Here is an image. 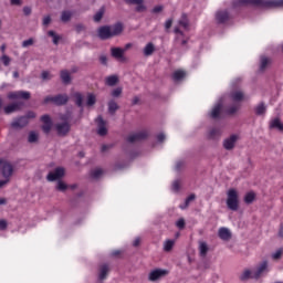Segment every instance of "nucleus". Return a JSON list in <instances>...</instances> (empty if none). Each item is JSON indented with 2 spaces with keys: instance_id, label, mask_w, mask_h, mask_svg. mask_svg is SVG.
Instances as JSON below:
<instances>
[{
  "instance_id": "nucleus-14",
  "label": "nucleus",
  "mask_w": 283,
  "mask_h": 283,
  "mask_svg": "<svg viewBox=\"0 0 283 283\" xmlns=\"http://www.w3.org/2000/svg\"><path fill=\"white\" fill-rule=\"evenodd\" d=\"M97 34L99 36V39H102L103 41L107 40V39H112V29L111 27H102L98 29Z\"/></svg>"
},
{
  "instance_id": "nucleus-17",
  "label": "nucleus",
  "mask_w": 283,
  "mask_h": 283,
  "mask_svg": "<svg viewBox=\"0 0 283 283\" xmlns=\"http://www.w3.org/2000/svg\"><path fill=\"white\" fill-rule=\"evenodd\" d=\"M29 120H28V117L23 116V117H20L15 120H13L11 123V126L13 127V129H21V127H25V125H28Z\"/></svg>"
},
{
  "instance_id": "nucleus-6",
  "label": "nucleus",
  "mask_w": 283,
  "mask_h": 283,
  "mask_svg": "<svg viewBox=\"0 0 283 283\" xmlns=\"http://www.w3.org/2000/svg\"><path fill=\"white\" fill-rule=\"evenodd\" d=\"M63 176H65V168L57 167L48 174L46 180H49V182H54L56 180L59 181L61 178H63Z\"/></svg>"
},
{
  "instance_id": "nucleus-8",
  "label": "nucleus",
  "mask_w": 283,
  "mask_h": 283,
  "mask_svg": "<svg viewBox=\"0 0 283 283\" xmlns=\"http://www.w3.org/2000/svg\"><path fill=\"white\" fill-rule=\"evenodd\" d=\"M67 101V95L46 96L44 98V103H53L54 105H65Z\"/></svg>"
},
{
  "instance_id": "nucleus-3",
  "label": "nucleus",
  "mask_w": 283,
  "mask_h": 283,
  "mask_svg": "<svg viewBox=\"0 0 283 283\" xmlns=\"http://www.w3.org/2000/svg\"><path fill=\"white\" fill-rule=\"evenodd\" d=\"M227 207L228 209H230V211H238L239 207H240V197L238 193V190L235 189H230L227 192Z\"/></svg>"
},
{
  "instance_id": "nucleus-58",
  "label": "nucleus",
  "mask_w": 283,
  "mask_h": 283,
  "mask_svg": "<svg viewBox=\"0 0 283 283\" xmlns=\"http://www.w3.org/2000/svg\"><path fill=\"white\" fill-rule=\"evenodd\" d=\"M52 22V18H50V15H45L43 18V25H50V23Z\"/></svg>"
},
{
  "instance_id": "nucleus-62",
  "label": "nucleus",
  "mask_w": 283,
  "mask_h": 283,
  "mask_svg": "<svg viewBox=\"0 0 283 283\" xmlns=\"http://www.w3.org/2000/svg\"><path fill=\"white\" fill-rule=\"evenodd\" d=\"M172 23H174V20H167L165 23L166 30H169V28H171Z\"/></svg>"
},
{
  "instance_id": "nucleus-33",
  "label": "nucleus",
  "mask_w": 283,
  "mask_h": 283,
  "mask_svg": "<svg viewBox=\"0 0 283 283\" xmlns=\"http://www.w3.org/2000/svg\"><path fill=\"white\" fill-rule=\"evenodd\" d=\"M185 76H187V73L182 70L175 71L172 74V78L176 82L182 81V78H185Z\"/></svg>"
},
{
  "instance_id": "nucleus-54",
  "label": "nucleus",
  "mask_w": 283,
  "mask_h": 283,
  "mask_svg": "<svg viewBox=\"0 0 283 283\" xmlns=\"http://www.w3.org/2000/svg\"><path fill=\"white\" fill-rule=\"evenodd\" d=\"M8 229V221L6 220H0V231H6Z\"/></svg>"
},
{
  "instance_id": "nucleus-24",
  "label": "nucleus",
  "mask_w": 283,
  "mask_h": 283,
  "mask_svg": "<svg viewBox=\"0 0 283 283\" xmlns=\"http://www.w3.org/2000/svg\"><path fill=\"white\" fill-rule=\"evenodd\" d=\"M207 253H209V245L205 241H199V255L207 258Z\"/></svg>"
},
{
  "instance_id": "nucleus-42",
  "label": "nucleus",
  "mask_w": 283,
  "mask_h": 283,
  "mask_svg": "<svg viewBox=\"0 0 283 283\" xmlns=\"http://www.w3.org/2000/svg\"><path fill=\"white\" fill-rule=\"evenodd\" d=\"M109 272V268L107 265H102L99 268V279L101 280H105V277H107V273Z\"/></svg>"
},
{
  "instance_id": "nucleus-41",
  "label": "nucleus",
  "mask_w": 283,
  "mask_h": 283,
  "mask_svg": "<svg viewBox=\"0 0 283 283\" xmlns=\"http://www.w3.org/2000/svg\"><path fill=\"white\" fill-rule=\"evenodd\" d=\"M255 200V192L250 191L244 196V202L245 205H251Z\"/></svg>"
},
{
  "instance_id": "nucleus-28",
  "label": "nucleus",
  "mask_w": 283,
  "mask_h": 283,
  "mask_svg": "<svg viewBox=\"0 0 283 283\" xmlns=\"http://www.w3.org/2000/svg\"><path fill=\"white\" fill-rule=\"evenodd\" d=\"M154 52H156V46L154 45V43L149 42L148 44H146V46L144 48V55L151 56Z\"/></svg>"
},
{
  "instance_id": "nucleus-35",
  "label": "nucleus",
  "mask_w": 283,
  "mask_h": 283,
  "mask_svg": "<svg viewBox=\"0 0 283 283\" xmlns=\"http://www.w3.org/2000/svg\"><path fill=\"white\" fill-rule=\"evenodd\" d=\"M176 244L175 240H166L164 242V251L166 253H169V251H171V249H174V245Z\"/></svg>"
},
{
  "instance_id": "nucleus-51",
  "label": "nucleus",
  "mask_w": 283,
  "mask_h": 283,
  "mask_svg": "<svg viewBox=\"0 0 283 283\" xmlns=\"http://www.w3.org/2000/svg\"><path fill=\"white\" fill-rule=\"evenodd\" d=\"M283 255V249H277L274 253H272V259L273 260H280Z\"/></svg>"
},
{
  "instance_id": "nucleus-9",
  "label": "nucleus",
  "mask_w": 283,
  "mask_h": 283,
  "mask_svg": "<svg viewBox=\"0 0 283 283\" xmlns=\"http://www.w3.org/2000/svg\"><path fill=\"white\" fill-rule=\"evenodd\" d=\"M149 136L147 130H140L138 133H134L127 137L128 143H140V140H145Z\"/></svg>"
},
{
  "instance_id": "nucleus-63",
  "label": "nucleus",
  "mask_w": 283,
  "mask_h": 283,
  "mask_svg": "<svg viewBox=\"0 0 283 283\" xmlns=\"http://www.w3.org/2000/svg\"><path fill=\"white\" fill-rule=\"evenodd\" d=\"M165 138H166V136H165L163 133H160V134L157 136L158 143H163V142L165 140Z\"/></svg>"
},
{
  "instance_id": "nucleus-1",
  "label": "nucleus",
  "mask_w": 283,
  "mask_h": 283,
  "mask_svg": "<svg viewBox=\"0 0 283 283\" xmlns=\"http://www.w3.org/2000/svg\"><path fill=\"white\" fill-rule=\"evenodd\" d=\"M237 6H268V8H283V0H238Z\"/></svg>"
},
{
  "instance_id": "nucleus-46",
  "label": "nucleus",
  "mask_w": 283,
  "mask_h": 283,
  "mask_svg": "<svg viewBox=\"0 0 283 283\" xmlns=\"http://www.w3.org/2000/svg\"><path fill=\"white\" fill-rule=\"evenodd\" d=\"M75 103L77 107H83V95L81 93L74 94Z\"/></svg>"
},
{
  "instance_id": "nucleus-10",
  "label": "nucleus",
  "mask_w": 283,
  "mask_h": 283,
  "mask_svg": "<svg viewBox=\"0 0 283 283\" xmlns=\"http://www.w3.org/2000/svg\"><path fill=\"white\" fill-rule=\"evenodd\" d=\"M222 107H224V97H221L213 106L212 111L210 112V118H219Z\"/></svg>"
},
{
  "instance_id": "nucleus-59",
  "label": "nucleus",
  "mask_w": 283,
  "mask_h": 283,
  "mask_svg": "<svg viewBox=\"0 0 283 283\" xmlns=\"http://www.w3.org/2000/svg\"><path fill=\"white\" fill-rule=\"evenodd\" d=\"M23 13L25 14V17H30V14H32V8L24 7L23 8Z\"/></svg>"
},
{
  "instance_id": "nucleus-4",
  "label": "nucleus",
  "mask_w": 283,
  "mask_h": 283,
  "mask_svg": "<svg viewBox=\"0 0 283 283\" xmlns=\"http://www.w3.org/2000/svg\"><path fill=\"white\" fill-rule=\"evenodd\" d=\"M70 118H72V116H70V115H63L62 117H61V119L62 120H64V122H62V123H57L56 125H55V130L57 132V135L59 136H67L69 134H70V129H71V125H70Z\"/></svg>"
},
{
  "instance_id": "nucleus-43",
  "label": "nucleus",
  "mask_w": 283,
  "mask_h": 283,
  "mask_svg": "<svg viewBox=\"0 0 283 283\" xmlns=\"http://www.w3.org/2000/svg\"><path fill=\"white\" fill-rule=\"evenodd\" d=\"M41 78H42V81L48 82V81H52V78H54V75H52V73L50 71H43L41 73Z\"/></svg>"
},
{
  "instance_id": "nucleus-61",
  "label": "nucleus",
  "mask_w": 283,
  "mask_h": 283,
  "mask_svg": "<svg viewBox=\"0 0 283 283\" xmlns=\"http://www.w3.org/2000/svg\"><path fill=\"white\" fill-rule=\"evenodd\" d=\"M99 61H101L102 65H107V56L106 55H101Z\"/></svg>"
},
{
  "instance_id": "nucleus-36",
  "label": "nucleus",
  "mask_w": 283,
  "mask_h": 283,
  "mask_svg": "<svg viewBox=\"0 0 283 283\" xmlns=\"http://www.w3.org/2000/svg\"><path fill=\"white\" fill-rule=\"evenodd\" d=\"M231 98L232 101H235L238 103L244 98V93H242L241 91H234L231 94Z\"/></svg>"
},
{
  "instance_id": "nucleus-31",
  "label": "nucleus",
  "mask_w": 283,
  "mask_h": 283,
  "mask_svg": "<svg viewBox=\"0 0 283 283\" xmlns=\"http://www.w3.org/2000/svg\"><path fill=\"white\" fill-rule=\"evenodd\" d=\"M86 105H87V107H92V106L96 105V95L94 93H87Z\"/></svg>"
},
{
  "instance_id": "nucleus-27",
  "label": "nucleus",
  "mask_w": 283,
  "mask_h": 283,
  "mask_svg": "<svg viewBox=\"0 0 283 283\" xmlns=\"http://www.w3.org/2000/svg\"><path fill=\"white\" fill-rule=\"evenodd\" d=\"M111 28V34L113 36H118L120 32H123V24L122 23H116L115 25L109 27Z\"/></svg>"
},
{
  "instance_id": "nucleus-55",
  "label": "nucleus",
  "mask_w": 283,
  "mask_h": 283,
  "mask_svg": "<svg viewBox=\"0 0 283 283\" xmlns=\"http://www.w3.org/2000/svg\"><path fill=\"white\" fill-rule=\"evenodd\" d=\"M182 167H185V163L182 160H179L176 163L175 169H176V171H180V169H182Z\"/></svg>"
},
{
  "instance_id": "nucleus-47",
  "label": "nucleus",
  "mask_w": 283,
  "mask_h": 283,
  "mask_svg": "<svg viewBox=\"0 0 283 283\" xmlns=\"http://www.w3.org/2000/svg\"><path fill=\"white\" fill-rule=\"evenodd\" d=\"M48 34L53 39L54 45H59V41H61V36L57 35L54 31H49Z\"/></svg>"
},
{
  "instance_id": "nucleus-29",
  "label": "nucleus",
  "mask_w": 283,
  "mask_h": 283,
  "mask_svg": "<svg viewBox=\"0 0 283 283\" xmlns=\"http://www.w3.org/2000/svg\"><path fill=\"white\" fill-rule=\"evenodd\" d=\"M179 28L184 30H189V19H187V14H182L178 21Z\"/></svg>"
},
{
  "instance_id": "nucleus-37",
  "label": "nucleus",
  "mask_w": 283,
  "mask_h": 283,
  "mask_svg": "<svg viewBox=\"0 0 283 283\" xmlns=\"http://www.w3.org/2000/svg\"><path fill=\"white\" fill-rule=\"evenodd\" d=\"M128 3H135V6H137V12H145V4H143V0H128Z\"/></svg>"
},
{
  "instance_id": "nucleus-5",
  "label": "nucleus",
  "mask_w": 283,
  "mask_h": 283,
  "mask_svg": "<svg viewBox=\"0 0 283 283\" xmlns=\"http://www.w3.org/2000/svg\"><path fill=\"white\" fill-rule=\"evenodd\" d=\"M271 269L269 268V261H262L253 269V280H260L263 275H266Z\"/></svg>"
},
{
  "instance_id": "nucleus-49",
  "label": "nucleus",
  "mask_w": 283,
  "mask_h": 283,
  "mask_svg": "<svg viewBox=\"0 0 283 283\" xmlns=\"http://www.w3.org/2000/svg\"><path fill=\"white\" fill-rule=\"evenodd\" d=\"M0 60L2 61L3 65L6 67H8V65H10V63H12V59H10V56L3 54Z\"/></svg>"
},
{
  "instance_id": "nucleus-19",
  "label": "nucleus",
  "mask_w": 283,
  "mask_h": 283,
  "mask_svg": "<svg viewBox=\"0 0 283 283\" xmlns=\"http://www.w3.org/2000/svg\"><path fill=\"white\" fill-rule=\"evenodd\" d=\"M60 78L64 85H70L72 83V73L67 70H62L60 72Z\"/></svg>"
},
{
  "instance_id": "nucleus-45",
  "label": "nucleus",
  "mask_w": 283,
  "mask_h": 283,
  "mask_svg": "<svg viewBox=\"0 0 283 283\" xmlns=\"http://www.w3.org/2000/svg\"><path fill=\"white\" fill-rule=\"evenodd\" d=\"M36 140H39V133L30 132L29 137H28V142L29 143H36Z\"/></svg>"
},
{
  "instance_id": "nucleus-38",
  "label": "nucleus",
  "mask_w": 283,
  "mask_h": 283,
  "mask_svg": "<svg viewBox=\"0 0 283 283\" xmlns=\"http://www.w3.org/2000/svg\"><path fill=\"white\" fill-rule=\"evenodd\" d=\"M116 83H118V76L111 75V76L106 77V85H108L109 87H114V85H116Z\"/></svg>"
},
{
  "instance_id": "nucleus-22",
  "label": "nucleus",
  "mask_w": 283,
  "mask_h": 283,
  "mask_svg": "<svg viewBox=\"0 0 283 283\" xmlns=\"http://www.w3.org/2000/svg\"><path fill=\"white\" fill-rule=\"evenodd\" d=\"M220 136H222V130L220 128H212L208 132V138H210V140H217Z\"/></svg>"
},
{
  "instance_id": "nucleus-53",
  "label": "nucleus",
  "mask_w": 283,
  "mask_h": 283,
  "mask_svg": "<svg viewBox=\"0 0 283 283\" xmlns=\"http://www.w3.org/2000/svg\"><path fill=\"white\" fill-rule=\"evenodd\" d=\"M172 191L178 192L180 191V180H175L171 186Z\"/></svg>"
},
{
  "instance_id": "nucleus-2",
  "label": "nucleus",
  "mask_w": 283,
  "mask_h": 283,
  "mask_svg": "<svg viewBox=\"0 0 283 283\" xmlns=\"http://www.w3.org/2000/svg\"><path fill=\"white\" fill-rule=\"evenodd\" d=\"M0 169L3 176V180H0V189L1 187H6L10 182V178L14 171V168L12 167V164L10 161H6L0 159Z\"/></svg>"
},
{
  "instance_id": "nucleus-21",
  "label": "nucleus",
  "mask_w": 283,
  "mask_h": 283,
  "mask_svg": "<svg viewBox=\"0 0 283 283\" xmlns=\"http://www.w3.org/2000/svg\"><path fill=\"white\" fill-rule=\"evenodd\" d=\"M218 235L220 240L228 242V240H231V230H229L228 228H220L218 231Z\"/></svg>"
},
{
  "instance_id": "nucleus-44",
  "label": "nucleus",
  "mask_w": 283,
  "mask_h": 283,
  "mask_svg": "<svg viewBox=\"0 0 283 283\" xmlns=\"http://www.w3.org/2000/svg\"><path fill=\"white\" fill-rule=\"evenodd\" d=\"M70 19H72V11H63L61 15V21H63V23H67Z\"/></svg>"
},
{
  "instance_id": "nucleus-50",
  "label": "nucleus",
  "mask_w": 283,
  "mask_h": 283,
  "mask_svg": "<svg viewBox=\"0 0 283 283\" xmlns=\"http://www.w3.org/2000/svg\"><path fill=\"white\" fill-rule=\"evenodd\" d=\"M120 94H123V87H116L115 90L112 91L111 95L114 98H118V96H120Z\"/></svg>"
},
{
  "instance_id": "nucleus-7",
  "label": "nucleus",
  "mask_w": 283,
  "mask_h": 283,
  "mask_svg": "<svg viewBox=\"0 0 283 283\" xmlns=\"http://www.w3.org/2000/svg\"><path fill=\"white\" fill-rule=\"evenodd\" d=\"M166 275H169V271L156 269L149 273L148 280L150 282H158V280H163V277H166Z\"/></svg>"
},
{
  "instance_id": "nucleus-39",
  "label": "nucleus",
  "mask_w": 283,
  "mask_h": 283,
  "mask_svg": "<svg viewBox=\"0 0 283 283\" xmlns=\"http://www.w3.org/2000/svg\"><path fill=\"white\" fill-rule=\"evenodd\" d=\"M239 109H240V104H233L232 106L227 108L226 114L233 116V114H237Z\"/></svg>"
},
{
  "instance_id": "nucleus-13",
  "label": "nucleus",
  "mask_w": 283,
  "mask_h": 283,
  "mask_svg": "<svg viewBox=\"0 0 283 283\" xmlns=\"http://www.w3.org/2000/svg\"><path fill=\"white\" fill-rule=\"evenodd\" d=\"M238 135H231L230 137L226 138L223 140V147L228 150L231 151L235 147V143H238Z\"/></svg>"
},
{
  "instance_id": "nucleus-40",
  "label": "nucleus",
  "mask_w": 283,
  "mask_h": 283,
  "mask_svg": "<svg viewBox=\"0 0 283 283\" xmlns=\"http://www.w3.org/2000/svg\"><path fill=\"white\" fill-rule=\"evenodd\" d=\"M193 200H196V195H190V196L186 199V201H185L182 205L179 206L180 209H182V210L187 209V207H189V205H190L191 202H193Z\"/></svg>"
},
{
  "instance_id": "nucleus-60",
  "label": "nucleus",
  "mask_w": 283,
  "mask_h": 283,
  "mask_svg": "<svg viewBox=\"0 0 283 283\" xmlns=\"http://www.w3.org/2000/svg\"><path fill=\"white\" fill-rule=\"evenodd\" d=\"M175 34H179V36H177V41L180 39V36H184L182 31H180V27L175 28Z\"/></svg>"
},
{
  "instance_id": "nucleus-16",
  "label": "nucleus",
  "mask_w": 283,
  "mask_h": 283,
  "mask_svg": "<svg viewBox=\"0 0 283 283\" xmlns=\"http://www.w3.org/2000/svg\"><path fill=\"white\" fill-rule=\"evenodd\" d=\"M41 120L43 123L42 129L44 134H50L52 129V118H50V115H44L41 117Z\"/></svg>"
},
{
  "instance_id": "nucleus-64",
  "label": "nucleus",
  "mask_w": 283,
  "mask_h": 283,
  "mask_svg": "<svg viewBox=\"0 0 283 283\" xmlns=\"http://www.w3.org/2000/svg\"><path fill=\"white\" fill-rule=\"evenodd\" d=\"M153 12H155L156 14H158V12H163V7L161 6H157L153 9Z\"/></svg>"
},
{
  "instance_id": "nucleus-30",
  "label": "nucleus",
  "mask_w": 283,
  "mask_h": 283,
  "mask_svg": "<svg viewBox=\"0 0 283 283\" xmlns=\"http://www.w3.org/2000/svg\"><path fill=\"white\" fill-rule=\"evenodd\" d=\"M111 54L114 56V59H120L123 54H125V50L120 48H112L111 49Z\"/></svg>"
},
{
  "instance_id": "nucleus-25",
  "label": "nucleus",
  "mask_w": 283,
  "mask_h": 283,
  "mask_svg": "<svg viewBox=\"0 0 283 283\" xmlns=\"http://www.w3.org/2000/svg\"><path fill=\"white\" fill-rule=\"evenodd\" d=\"M269 65H271V57H266V56L262 55L260 57V70H261V72H264V70H266V67H269Z\"/></svg>"
},
{
  "instance_id": "nucleus-52",
  "label": "nucleus",
  "mask_w": 283,
  "mask_h": 283,
  "mask_svg": "<svg viewBox=\"0 0 283 283\" xmlns=\"http://www.w3.org/2000/svg\"><path fill=\"white\" fill-rule=\"evenodd\" d=\"M32 45H34V39H28V40H24L23 42H22V48H30V46H32Z\"/></svg>"
},
{
  "instance_id": "nucleus-11",
  "label": "nucleus",
  "mask_w": 283,
  "mask_h": 283,
  "mask_svg": "<svg viewBox=\"0 0 283 283\" xmlns=\"http://www.w3.org/2000/svg\"><path fill=\"white\" fill-rule=\"evenodd\" d=\"M8 98L10 101H19V98H23L24 101H28V98H30V92H25V91L11 92L8 94Z\"/></svg>"
},
{
  "instance_id": "nucleus-18",
  "label": "nucleus",
  "mask_w": 283,
  "mask_h": 283,
  "mask_svg": "<svg viewBox=\"0 0 283 283\" xmlns=\"http://www.w3.org/2000/svg\"><path fill=\"white\" fill-rule=\"evenodd\" d=\"M55 189H56L57 191H62V192L67 191V189L74 190V189H76V184H74V185H67V184H65L63 180H59L57 184H56Z\"/></svg>"
},
{
  "instance_id": "nucleus-34",
  "label": "nucleus",
  "mask_w": 283,
  "mask_h": 283,
  "mask_svg": "<svg viewBox=\"0 0 283 283\" xmlns=\"http://www.w3.org/2000/svg\"><path fill=\"white\" fill-rule=\"evenodd\" d=\"M117 109H118V103H116V101H114V99H111L108 102L109 114H116Z\"/></svg>"
},
{
  "instance_id": "nucleus-12",
  "label": "nucleus",
  "mask_w": 283,
  "mask_h": 283,
  "mask_svg": "<svg viewBox=\"0 0 283 283\" xmlns=\"http://www.w3.org/2000/svg\"><path fill=\"white\" fill-rule=\"evenodd\" d=\"M97 124V134L98 136H106L107 135V124L103 120V117L98 116L96 118Z\"/></svg>"
},
{
  "instance_id": "nucleus-23",
  "label": "nucleus",
  "mask_w": 283,
  "mask_h": 283,
  "mask_svg": "<svg viewBox=\"0 0 283 283\" xmlns=\"http://www.w3.org/2000/svg\"><path fill=\"white\" fill-rule=\"evenodd\" d=\"M254 113L256 116H264L266 114V104L264 103H259L255 107H254Z\"/></svg>"
},
{
  "instance_id": "nucleus-32",
  "label": "nucleus",
  "mask_w": 283,
  "mask_h": 283,
  "mask_svg": "<svg viewBox=\"0 0 283 283\" xmlns=\"http://www.w3.org/2000/svg\"><path fill=\"white\" fill-rule=\"evenodd\" d=\"M240 280L242 282H247V280H253V270L243 271V273L240 275Z\"/></svg>"
},
{
  "instance_id": "nucleus-15",
  "label": "nucleus",
  "mask_w": 283,
  "mask_h": 283,
  "mask_svg": "<svg viewBox=\"0 0 283 283\" xmlns=\"http://www.w3.org/2000/svg\"><path fill=\"white\" fill-rule=\"evenodd\" d=\"M21 107H23L22 102H14L4 107V114H14V112H19V109H21Z\"/></svg>"
},
{
  "instance_id": "nucleus-20",
  "label": "nucleus",
  "mask_w": 283,
  "mask_h": 283,
  "mask_svg": "<svg viewBox=\"0 0 283 283\" xmlns=\"http://www.w3.org/2000/svg\"><path fill=\"white\" fill-rule=\"evenodd\" d=\"M216 19L218 23H227L229 21V11L221 10L216 13Z\"/></svg>"
},
{
  "instance_id": "nucleus-48",
  "label": "nucleus",
  "mask_w": 283,
  "mask_h": 283,
  "mask_svg": "<svg viewBox=\"0 0 283 283\" xmlns=\"http://www.w3.org/2000/svg\"><path fill=\"white\" fill-rule=\"evenodd\" d=\"M91 176L92 178H95V179L101 178V176H103V169L95 168L94 170H92Z\"/></svg>"
},
{
  "instance_id": "nucleus-56",
  "label": "nucleus",
  "mask_w": 283,
  "mask_h": 283,
  "mask_svg": "<svg viewBox=\"0 0 283 283\" xmlns=\"http://www.w3.org/2000/svg\"><path fill=\"white\" fill-rule=\"evenodd\" d=\"M101 19H103V11H98L95 15H94V21L96 23H98V21H101Z\"/></svg>"
},
{
  "instance_id": "nucleus-26",
  "label": "nucleus",
  "mask_w": 283,
  "mask_h": 283,
  "mask_svg": "<svg viewBox=\"0 0 283 283\" xmlns=\"http://www.w3.org/2000/svg\"><path fill=\"white\" fill-rule=\"evenodd\" d=\"M271 129H277L279 132H283V124L280 118H274L270 123Z\"/></svg>"
},
{
  "instance_id": "nucleus-57",
  "label": "nucleus",
  "mask_w": 283,
  "mask_h": 283,
  "mask_svg": "<svg viewBox=\"0 0 283 283\" xmlns=\"http://www.w3.org/2000/svg\"><path fill=\"white\" fill-rule=\"evenodd\" d=\"M176 226L178 227V229H185V219H179L176 222Z\"/></svg>"
}]
</instances>
